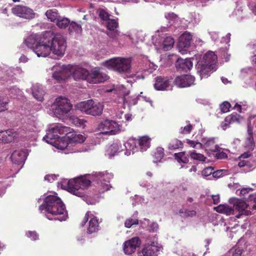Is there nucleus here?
<instances>
[{
    "instance_id": "obj_1",
    "label": "nucleus",
    "mask_w": 256,
    "mask_h": 256,
    "mask_svg": "<svg viewBox=\"0 0 256 256\" xmlns=\"http://www.w3.org/2000/svg\"><path fill=\"white\" fill-rule=\"evenodd\" d=\"M113 178V174L107 172H96L87 176H84L71 180L64 179L58 182V186L80 198H84L88 204H94L95 200H90L84 196V190L90 184L91 181L97 182L99 191L104 192L110 190L111 187L108 184Z\"/></svg>"
},
{
    "instance_id": "obj_2",
    "label": "nucleus",
    "mask_w": 256,
    "mask_h": 256,
    "mask_svg": "<svg viewBox=\"0 0 256 256\" xmlns=\"http://www.w3.org/2000/svg\"><path fill=\"white\" fill-rule=\"evenodd\" d=\"M44 202L40 206L38 210L50 220H58L62 222L68 218L66 206L56 194L43 196Z\"/></svg>"
},
{
    "instance_id": "obj_3",
    "label": "nucleus",
    "mask_w": 256,
    "mask_h": 256,
    "mask_svg": "<svg viewBox=\"0 0 256 256\" xmlns=\"http://www.w3.org/2000/svg\"><path fill=\"white\" fill-rule=\"evenodd\" d=\"M72 105L68 99L60 96L55 99L50 109V114L58 118L64 120L69 116Z\"/></svg>"
},
{
    "instance_id": "obj_4",
    "label": "nucleus",
    "mask_w": 256,
    "mask_h": 256,
    "mask_svg": "<svg viewBox=\"0 0 256 256\" xmlns=\"http://www.w3.org/2000/svg\"><path fill=\"white\" fill-rule=\"evenodd\" d=\"M150 138L148 136L140 137L138 141L134 138H130L124 144L126 149L124 154L128 156L138 151V148L136 146L138 143L140 152L146 151L150 146Z\"/></svg>"
},
{
    "instance_id": "obj_5",
    "label": "nucleus",
    "mask_w": 256,
    "mask_h": 256,
    "mask_svg": "<svg viewBox=\"0 0 256 256\" xmlns=\"http://www.w3.org/2000/svg\"><path fill=\"white\" fill-rule=\"evenodd\" d=\"M70 128L64 126L61 124H57L52 128H49L46 134L42 140L47 143L54 145L57 148V144L60 142L61 138L64 136L60 135H64L69 133Z\"/></svg>"
},
{
    "instance_id": "obj_6",
    "label": "nucleus",
    "mask_w": 256,
    "mask_h": 256,
    "mask_svg": "<svg viewBox=\"0 0 256 256\" xmlns=\"http://www.w3.org/2000/svg\"><path fill=\"white\" fill-rule=\"evenodd\" d=\"M103 65L108 69L120 73H128L131 68V59L116 57L103 62Z\"/></svg>"
},
{
    "instance_id": "obj_7",
    "label": "nucleus",
    "mask_w": 256,
    "mask_h": 256,
    "mask_svg": "<svg viewBox=\"0 0 256 256\" xmlns=\"http://www.w3.org/2000/svg\"><path fill=\"white\" fill-rule=\"evenodd\" d=\"M52 52L58 56H62L67 47L66 38L60 34H52L49 37Z\"/></svg>"
},
{
    "instance_id": "obj_8",
    "label": "nucleus",
    "mask_w": 256,
    "mask_h": 256,
    "mask_svg": "<svg viewBox=\"0 0 256 256\" xmlns=\"http://www.w3.org/2000/svg\"><path fill=\"white\" fill-rule=\"evenodd\" d=\"M70 129L69 133L65 134L62 138L60 142L57 144V148L60 150L68 148L73 146V144H81L86 140V137L82 134L76 132H71Z\"/></svg>"
},
{
    "instance_id": "obj_9",
    "label": "nucleus",
    "mask_w": 256,
    "mask_h": 256,
    "mask_svg": "<svg viewBox=\"0 0 256 256\" xmlns=\"http://www.w3.org/2000/svg\"><path fill=\"white\" fill-rule=\"evenodd\" d=\"M52 34L50 32H46L38 45L34 48V52L38 57H46L52 52V49L50 46V40L49 37Z\"/></svg>"
},
{
    "instance_id": "obj_10",
    "label": "nucleus",
    "mask_w": 256,
    "mask_h": 256,
    "mask_svg": "<svg viewBox=\"0 0 256 256\" xmlns=\"http://www.w3.org/2000/svg\"><path fill=\"white\" fill-rule=\"evenodd\" d=\"M122 126L116 121L106 120L102 122L98 127L100 134L106 135H114L122 130Z\"/></svg>"
},
{
    "instance_id": "obj_11",
    "label": "nucleus",
    "mask_w": 256,
    "mask_h": 256,
    "mask_svg": "<svg viewBox=\"0 0 256 256\" xmlns=\"http://www.w3.org/2000/svg\"><path fill=\"white\" fill-rule=\"evenodd\" d=\"M108 78V76L102 72L100 68H95L88 72L86 80L90 84H96L104 82Z\"/></svg>"
},
{
    "instance_id": "obj_12",
    "label": "nucleus",
    "mask_w": 256,
    "mask_h": 256,
    "mask_svg": "<svg viewBox=\"0 0 256 256\" xmlns=\"http://www.w3.org/2000/svg\"><path fill=\"white\" fill-rule=\"evenodd\" d=\"M162 248L156 240H149L143 246L142 252L143 256H158Z\"/></svg>"
},
{
    "instance_id": "obj_13",
    "label": "nucleus",
    "mask_w": 256,
    "mask_h": 256,
    "mask_svg": "<svg viewBox=\"0 0 256 256\" xmlns=\"http://www.w3.org/2000/svg\"><path fill=\"white\" fill-rule=\"evenodd\" d=\"M229 202L234 205L236 210L239 213L236 216L237 218H239L240 216H248L251 214L250 206L246 202L240 200L236 198H231L230 199Z\"/></svg>"
},
{
    "instance_id": "obj_14",
    "label": "nucleus",
    "mask_w": 256,
    "mask_h": 256,
    "mask_svg": "<svg viewBox=\"0 0 256 256\" xmlns=\"http://www.w3.org/2000/svg\"><path fill=\"white\" fill-rule=\"evenodd\" d=\"M12 10L14 14L28 20L34 18L36 15L32 9L22 5L15 6Z\"/></svg>"
},
{
    "instance_id": "obj_15",
    "label": "nucleus",
    "mask_w": 256,
    "mask_h": 256,
    "mask_svg": "<svg viewBox=\"0 0 256 256\" xmlns=\"http://www.w3.org/2000/svg\"><path fill=\"white\" fill-rule=\"evenodd\" d=\"M68 76L72 75L75 80L82 79L86 80L88 70L86 68L76 65H67Z\"/></svg>"
},
{
    "instance_id": "obj_16",
    "label": "nucleus",
    "mask_w": 256,
    "mask_h": 256,
    "mask_svg": "<svg viewBox=\"0 0 256 256\" xmlns=\"http://www.w3.org/2000/svg\"><path fill=\"white\" fill-rule=\"evenodd\" d=\"M90 220L88 222V232L90 234L96 232L99 230V222L98 220L96 217L92 216L90 212H88L82 222L81 224L82 226H84L86 225V222Z\"/></svg>"
},
{
    "instance_id": "obj_17",
    "label": "nucleus",
    "mask_w": 256,
    "mask_h": 256,
    "mask_svg": "<svg viewBox=\"0 0 256 256\" xmlns=\"http://www.w3.org/2000/svg\"><path fill=\"white\" fill-rule=\"evenodd\" d=\"M192 37V34L188 32H184L180 37L178 42V48L179 52L182 54L187 52L186 48H188L190 46Z\"/></svg>"
},
{
    "instance_id": "obj_18",
    "label": "nucleus",
    "mask_w": 256,
    "mask_h": 256,
    "mask_svg": "<svg viewBox=\"0 0 256 256\" xmlns=\"http://www.w3.org/2000/svg\"><path fill=\"white\" fill-rule=\"evenodd\" d=\"M195 78L190 74H184L178 76L174 80V83L179 88L189 87L194 85Z\"/></svg>"
},
{
    "instance_id": "obj_19",
    "label": "nucleus",
    "mask_w": 256,
    "mask_h": 256,
    "mask_svg": "<svg viewBox=\"0 0 256 256\" xmlns=\"http://www.w3.org/2000/svg\"><path fill=\"white\" fill-rule=\"evenodd\" d=\"M52 78L57 81L64 80L68 77L67 65H56L53 67Z\"/></svg>"
},
{
    "instance_id": "obj_20",
    "label": "nucleus",
    "mask_w": 256,
    "mask_h": 256,
    "mask_svg": "<svg viewBox=\"0 0 256 256\" xmlns=\"http://www.w3.org/2000/svg\"><path fill=\"white\" fill-rule=\"evenodd\" d=\"M141 241L138 237H134L126 242L124 244V251L126 254H130L134 252L138 247Z\"/></svg>"
},
{
    "instance_id": "obj_21",
    "label": "nucleus",
    "mask_w": 256,
    "mask_h": 256,
    "mask_svg": "<svg viewBox=\"0 0 256 256\" xmlns=\"http://www.w3.org/2000/svg\"><path fill=\"white\" fill-rule=\"evenodd\" d=\"M196 66L201 79L208 78L210 73L216 70V67L203 64V62H198Z\"/></svg>"
},
{
    "instance_id": "obj_22",
    "label": "nucleus",
    "mask_w": 256,
    "mask_h": 256,
    "mask_svg": "<svg viewBox=\"0 0 256 256\" xmlns=\"http://www.w3.org/2000/svg\"><path fill=\"white\" fill-rule=\"evenodd\" d=\"M242 119V117L240 114L233 113L225 118L224 120L221 124V127L224 130H226L229 128L230 124L234 123L240 124Z\"/></svg>"
},
{
    "instance_id": "obj_23",
    "label": "nucleus",
    "mask_w": 256,
    "mask_h": 256,
    "mask_svg": "<svg viewBox=\"0 0 256 256\" xmlns=\"http://www.w3.org/2000/svg\"><path fill=\"white\" fill-rule=\"evenodd\" d=\"M192 66L191 58H188L184 59L178 58L176 64V68L178 70L184 72L190 70L192 68Z\"/></svg>"
},
{
    "instance_id": "obj_24",
    "label": "nucleus",
    "mask_w": 256,
    "mask_h": 256,
    "mask_svg": "<svg viewBox=\"0 0 256 256\" xmlns=\"http://www.w3.org/2000/svg\"><path fill=\"white\" fill-rule=\"evenodd\" d=\"M154 88L158 90H168L172 89L167 78L157 76L155 78Z\"/></svg>"
},
{
    "instance_id": "obj_25",
    "label": "nucleus",
    "mask_w": 256,
    "mask_h": 256,
    "mask_svg": "<svg viewBox=\"0 0 256 256\" xmlns=\"http://www.w3.org/2000/svg\"><path fill=\"white\" fill-rule=\"evenodd\" d=\"M27 156L28 153L26 150H16L12 154L10 158L12 162L16 164H23Z\"/></svg>"
},
{
    "instance_id": "obj_26",
    "label": "nucleus",
    "mask_w": 256,
    "mask_h": 256,
    "mask_svg": "<svg viewBox=\"0 0 256 256\" xmlns=\"http://www.w3.org/2000/svg\"><path fill=\"white\" fill-rule=\"evenodd\" d=\"M42 38L37 34H32L24 39V44L34 52L36 45L38 44Z\"/></svg>"
},
{
    "instance_id": "obj_27",
    "label": "nucleus",
    "mask_w": 256,
    "mask_h": 256,
    "mask_svg": "<svg viewBox=\"0 0 256 256\" xmlns=\"http://www.w3.org/2000/svg\"><path fill=\"white\" fill-rule=\"evenodd\" d=\"M202 148L206 151L214 152L218 150V146L216 144L214 138H203L201 140V148Z\"/></svg>"
},
{
    "instance_id": "obj_28",
    "label": "nucleus",
    "mask_w": 256,
    "mask_h": 256,
    "mask_svg": "<svg viewBox=\"0 0 256 256\" xmlns=\"http://www.w3.org/2000/svg\"><path fill=\"white\" fill-rule=\"evenodd\" d=\"M122 146L120 142H114L108 146L106 149V155L109 158H112L118 152L123 150Z\"/></svg>"
},
{
    "instance_id": "obj_29",
    "label": "nucleus",
    "mask_w": 256,
    "mask_h": 256,
    "mask_svg": "<svg viewBox=\"0 0 256 256\" xmlns=\"http://www.w3.org/2000/svg\"><path fill=\"white\" fill-rule=\"evenodd\" d=\"M216 62L217 56L214 52L208 51L204 56L202 60L200 62H203V64L216 67Z\"/></svg>"
},
{
    "instance_id": "obj_30",
    "label": "nucleus",
    "mask_w": 256,
    "mask_h": 256,
    "mask_svg": "<svg viewBox=\"0 0 256 256\" xmlns=\"http://www.w3.org/2000/svg\"><path fill=\"white\" fill-rule=\"evenodd\" d=\"M32 94L36 99L40 102H42L45 94L44 87L38 84L34 85L32 88Z\"/></svg>"
},
{
    "instance_id": "obj_31",
    "label": "nucleus",
    "mask_w": 256,
    "mask_h": 256,
    "mask_svg": "<svg viewBox=\"0 0 256 256\" xmlns=\"http://www.w3.org/2000/svg\"><path fill=\"white\" fill-rule=\"evenodd\" d=\"M2 142L9 143L14 141L18 136V133L14 130L2 131Z\"/></svg>"
},
{
    "instance_id": "obj_32",
    "label": "nucleus",
    "mask_w": 256,
    "mask_h": 256,
    "mask_svg": "<svg viewBox=\"0 0 256 256\" xmlns=\"http://www.w3.org/2000/svg\"><path fill=\"white\" fill-rule=\"evenodd\" d=\"M92 106H90V109L89 114L92 116H99L103 111L104 104L102 103L98 102H95L93 100H92Z\"/></svg>"
},
{
    "instance_id": "obj_33",
    "label": "nucleus",
    "mask_w": 256,
    "mask_h": 256,
    "mask_svg": "<svg viewBox=\"0 0 256 256\" xmlns=\"http://www.w3.org/2000/svg\"><path fill=\"white\" fill-rule=\"evenodd\" d=\"M149 68L148 69L144 70L141 72H136L134 76L136 79H144L147 75V74L152 73L154 70H156L158 66L152 62H149Z\"/></svg>"
},
{
    "instance_id": "obj_34",
    "label": "nucleus",
    "mask_w": 256,
    "mask_h": 256,
    "mask_svg": "<svg viewBox=\"0 0 256 256\" xmlns=\"http://www.w3.org/2000/svg\"><path fill=\"white\" fill-rule=\"evenodd\" d=\"M92 100H89L86 101H83L77 104L76 106V108L82 112L86 114H89L90 109V106H92Z\"/></svg>"
},
{
    "instance_id": "obj_35",
    "label": "nucleus",
    "mask_w": 256,
    "mask_h": 256,
    "mask_svg": "<svg viewBox=\"0 0 256 256\" xmlns=\"http://www.w3.org/2000/svg\"><path fill=\"white\" fill-rule=\"evenodd\" d=\"M216 210L220 213L225 214L227 216L230 215L234 212V210L228 204H220L214 208Z\"/></svg>"
},
{
    "instance_id": "obj_36",
    "label": "nucleus",
    "mask_w": 256,
    "mask_h": 256,
    "mask_svg": "<svg viewBox=\"0 0 256 256\" xmlns=\"http://www.w3.org/2000/svg\"><path fill=\"white\" fill-rule=\"evenodd\" d=\"M174 44V39L170 36H167L164 38L162 44L160 46L164 50L167 51L172 48Z\"/></svg>"
},
{
    "instance_id": "obj_37",
    "label": "nucleus",
    "mask_w": 256,
    "mask_h": 256,
    "mask_svg": "<svg viewBox=\"0 0 256 256\" xmlns=\"http://www.w3.org/2000/svg\"><path fill=\"white\" fill-rule=\"evenodd\" d=\"M200 20V16L199 14L190 12L188 16L186 21L193 24H198Z\"/></svg>"
},
{
    "instance_id": "obj_38",
    "label": "nucleus",
    "mask_w": 256,
    "mask_h": 256,
    "mask_svg": "<svg viewBox=\"0 0 256 256\" xmlns=\"http://www.w3.org/2000/svg\"><path fill=\"white\" fill-rule=\"evenodd\" d=\"M174 156L178 162L186 164L188 162V157L185 152L175 153Z\"/></svg>"
},
{
    "instance_id": "obj_39",
    "label": "nucleus",
    "mask_w": 256,
    "mask_h": 256,
    "mask_svg": "<svg viewBox=\"0 0 256 256\" xmlns=\"http://www.w3.org/2000/svg\"><path fill=\"white\" fill-rule=\"evenodd\" d=\"M45 14L52 22H54L58 19V14L56 10H48L46 12Z\"/></svg>"
},
{
    "instance_id": "obj_40",
    "label": "nucleus",
    "mask_w": 256,
    "mask_h": 256,
    "mask_svg": "<svg viewBox=\"0 0 256 256\" xmlns=\"http://www.w3.org/2000/svg\"><path fill=\"white\" fill-rule=\"evenodd\" d=\"M69 31L70 32H74L77 34H80L82 31L81 24H78L76 22H72L70 24Z\"/></svg>"
},
{
    "instance_id": "obj_41",
    "label": "nucleus",
    "mask_w": 256,
    "mask_h": 256,
    "mask_svg": "<svg viewBox=\"0 0 256 256\" xmlns=\"http://www.w3.org/2000/svg\"><path fill=\"white\" fill-rule=\"evenodd\" d=\"M70 20L67 18H62L58 19L56 20V25L60 28H65L70 24Z\"/></svg>"
},
{
    "instance_id": "obj_42",
    "label": "nucleus",
    "mask_w": 256,
    "mask_h": 256,
    "mask_svg": "<svg viewBox=\"0 0 256 256\" xmlns=\"http://www.w3.org/2000/svg\"><path fill=\"white\" fill-rule=\"evenodd\" d=\"M182 142L177 139L172 140L168 144L170 150H176L182 147Z\"/></svg>"
},
{
    "instance_id": "obj_43",
    "label": "nucleus",
    "mask_w": 256,
    "mask_h": 256,
    "mask_svg": "<svg viewBox=\"0 0 256 256\" xmlns=\"http://www.w3.org/2000/svg\"><path fill=\"white\" fill-rule=\"evenodd\" d=\"M215 152V158L218 160H222L227 158L228 154L222 148L218 146L216 150H214Z\"/></svg>"
},
{
    "instance_id": "obj_44",
    "label": "nucleus",
    "mask_w": 256,
    "mask_h": 256,
    "mask_svg": "<svg viewBox=\"0 0 256 256\" xmlns=\"http://www.w3.org/2000/svg\"><path fill=\"white\" fill-rule=\"evenodd\" d=\"M190 156L192 159L199 161L205 162L206 159L203 154L197 153L195 150L190 152Z\"/></svg>"
},
{
    "instance_id": "obj_45",
    "label": "nucleus",
    "mask_w": 256,
    "mask_h": 256,
    "mask_svg": "<svg viewBox=\"0 0 256 256\" xmlns=\"http://www.w3.org/2000/svg\"><path fill=\"white\" fill-rule=\"evenodd\" d=\"M180 214L182 217H193L196 216V212L194 210L182 209L180 210Z\"/></svg>"
},
{
    "instance_id": "obj_46",
    "label": "nucleus",
    "mask_w": 256,
    "mask_h": 256,
    "mask_svg": "<svg viewBox=\"0 0 256 256\" xmlns=\"http://www.w3.org/2000/svg\"><path fill=\"white\" fill-rule=\"evenodd\" d=\"M214 168L212 166H208L204 169L202 172V176L207 179H210L209 178L212 174L213 175Z\"/></svg>"
},
{
    "instance_id": "obj_47",
    "label": "nucleus",
    "mask_w": 256,
    "mask_h": 256,
    "mask_svg": "<svg viewBox=\"0 0 256 256\" xmlns=\"http://www.w3.org/2000/svg\"><path fill=\"white\" fill-rule=\"evenodd\" d=\"M118 26V22L114 19H109L107 21V28L110 30H114Z\"/></svg>"
},
{
    "instance_id": "obj_48",
    "label": "nucleus",
    "mask_w": 256,
    "mask_h": 256,
    "mask_svg": "<svg viewBox=\"0 0 256 256\" xmlns=\"http://www.w3.org/2000/svg\"><path fill=\"white\" fill-rule=\"evenodd\" d=\"M22 92L16 87H12L10 89V95L11 97L18 98L22 96Z\"/></svg>"
},
{
    "instance_id": "obj_49",
    "label": "nucleus",
    "mask_w": 256,
    "mask_h": 256,
    "mask_svg": "<svg viewBox=\"0 0 256 256\" xmlns=\"http://www.w3.org/2000/svg\"><path fill=\"white\" fill-rule=\"evenodd\" d=\"M164 156V150L163 148L159 147L156 150V152L154 154V158L157 160V161H160L161 159Z\"/></svg>"
},
{
    "instance_id": "obj_50",
    "label": "nucleus",
    "mask_w": 256,
    "mask_h": 256,
    "mask_svg": "<svg viewBox=\"0 0 256 256\" xmlns=\"http://www.w3.org/2000/svg\"><path fill=\"white\" fill-rule=\"evenodd\" d=\"M138 220L136 218H128L124 222V226L127 228H130L133 225L138 224Z\"/></svg>"
},
{
    "instance_id": "obj_51",
    "label": "nucleus",
    "mask_w": 256,
    "mask_h": 256,
    "mask_svg": "<svg viewBox=\"0 0 256 256\" xmlns=\"http://www.w3.org/2000/svg\"><path fill=\"white\" fill-rule=\"evenodd\" d=\"M72 122L74 124L77 126L84 127V124L86 121L83 119H80L78 117H73L72 118Z\"/></svg>"
},
{
    "instance_id": "obj_52",
    "label": "nucleus",
    "mask_w": 256,
    "mask_h": 256,
    "mask_svg": "<svg viewBox=\"0 0 256 256\" xmlns=\"http://www.w3.org/2000/svg\"><path fill=\"white\" fill-rule=\"evenodd\" d=\"M246 147L250 150H252L254 146V139L252 136H249L246 140Z\"/></svg>"
},
{
    "instance_id": "obj_53",
    "label": "nucleus",
    "mask_w": 256,
    "mask_h": 256,
    "mask_svg": "<svg viewBox=\"0 0 256 256\" xmlns=\"http://www.w3.org/2000/svg\"><path fill=\"white\" fill-rule=\"evenodd\" d=\"M248 106L246 104L236 103L234 106V109L238 110L240 112H242L246 110Z\"/></svg>"
},
{
    "instance_id": "obj_54",
    "label": "nucleus",
    "mask_w": 256,
    "mask_h": 256,
    "mask_svg": "<svg viewBox=\"0 0 256 256\" xmlns=\"http://www.w3.org/2000/svg\"><path fill=\"white\" fill-rule=\"evenodd\" d=\"M26 235L32 240H36L39 238L38 234L35 231H28L26 233Z\"/></svg>"
},
{
    "instance_id": "obj_55",
    "label": "nucleus",
    "mask_w": 256,
    "mask_h": 256,
    "mask_svg": "<svg viewBox=\"0 0 256 256\" xmlns=\"http://www.w3.org/2000/svg\"><path fill=\"white\" fill-rule=\"evenodd\" d=\"M242 253V250L240 248H232L228 252L230 256H241Z\"/></svg>"
},
{
    "instance_id": "obj_56",
    "label": "nucleus",
    "mask_w": 256,
    "mask_h": 256,
    "mask_svg": "<svg viewBox=\"0 0 256 256\" xmlns=\"http://www.w3.org/2000/svg\"><path fill=\"white\" fill-rule=\"evenodd\" d=\"M230 104L228 102H224L220 105V109L222 112L226 113L229 111Z\"/></svg>"
},
{
    "instance_id": "obj_57",
    "label": "nucleus",
    "mask_w": 256,
    "mask_h": 256,
    "mask_svg": "<svg viewBox=\"0 0 256 256\" xmlns=\"http://www.w3.org/2000/svg\"><path fill=\"white\" fill-rule=\"evenodd\" d=\"M98 16L100 18L103 20L108 21L110 18V14L104 10H99Z\"/></svg>"
},
{
    "instance_id": "obj_58",
    "label": "nucleus",
    "mask_w": 256,
    "mask_h": 256,
    "mask_svg": "<svg viewBox=\"0 0 256 256\" xmlns=\"http://www.w3.org/2000/svg\"><path fill=\"white\" fill-rule=\"evenodd\" d=\"M187 144L192 148H201V142H195L190 140H187Z\"/></svg>"
},
{
    "instance_id": "obj_59",
    "label": "nucleus",
    "mask_w": 256,
    "mask_h": 256,
    "mask_svg": "<svg viewBox=\"0 0 256 256\" xmlns=\"http://www.w3.org/2000/svg\"><path fill=\"white\" fill-rule=\"evenodd\" d=\"M192 128V125L190 124H188L187 126L180 128V133L182 134H189L191 132Z\"/></svg>"
},
{
    "instance_id": "obj_60",
    "label": "nucleus",
    "mask_w": 256,
    "mask_h": 256,
    "mask_svg": "<svg viewBox=\"0 0 256 256\" xmlns=\"http://www.w3.org/2000/svg\"><path fill=\"white\" fill-rule=\"evenodd\" d=\"M9 100H4V99L0 98V112H4L7 110L6 105L8 103Z\"/></svg>"
},
{
    "instance_id": "obj_61",
    "label": "nucleus",
    "mask_w": 256,
    "mask_h": 256,
    "mask_svg": "<svg viewBox=\"0 0 256 256\" xmlns=\"http://www.w3.org/2000/svg\"><path fill=\"white\" fill-rule=\"evenodd\" d=\"M108 35L110 38H112V39L117 40L118 38L120 35V32L118 30H110L108 32Z\"/></svg>"
},
{
    "instance_id": "obj_62",
    "label": "nucleus",
    "mask_w": 256,
    "mask_h": 256,
    "mask_svg": "<svg viewBox=\"0 0 256 256\" xmlns=\"http://www.w3.org/2000/svg\"><path fill=\"white\" fill-rule=\"evenodd\" d=\"M142 92H141L138 96V98L139 100L144 101L146 102H148L150 103V105L152 106V101L150 100V98L146 96H144L142 94Z\"/></svg>"
},
{
    "instance_id": "obj_63",
    "label": "nucleus",
    "mask_w": 256,
    "mask_h": 256,
    "mask_svg": "<svg viewBox=\"0 0 256 256\" xmlns=\"http://www.w3.org/2000/svg\"><path fill=\"white\" fill-rule=\"evenodd\" d=\"M165 18L170 23L172 21H175L177 18L176 16L173 12H169L165 14Z\"/></svg>"
},
{
    "instance_id": "obj_64",
    "label": "nucleus",
    "mask_w": 256,
    "mask_h": 256,
    "mask_svg": "<svg viewBox=\"0 0 256 256\" xmlns=\"http://www.w3.org/2000/svg\"><path fill=\"white\" fill-rule=\"evenodd\" d=\"M248 200L254 204L252 206L254 210H256V193L250 194L248 198Z\"/></svg>"
}]
</instances>
